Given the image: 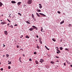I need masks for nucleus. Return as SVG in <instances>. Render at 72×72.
<instances>
[{
	"mask_svg": "<svg viewBox=\"0 0 72 72\" xmlns=\"http://www.w3.org/2000/svg\"><path fill=\"white\" fill-rule=\"evenodd\" d=\"M23 56H24V57H25V55H24V54H23Z\"/></svg>",
	"mask_w": 72,
	"mask_h": 72,
	"instance_id": "53",
	"label": "nucleus"
},
{
	"mask_svg": "<svg viewBox=\"0 0 72 72\" xmlns=\"http://www.w3.org/2000/svg\"><path fill=\"white\" fill-rule=\"evenodd\" d=\"M1 24H6V22H1Z\"/></svg>",
	"mask_w": 72,
	"mask_h": 72,
	"instance_id": "9",
	"label": "nucleus"
},
{
	"mask_svg": "<svg viewBox=\"0 0 72 72\" xmlns=\"http://www.w3.org/2000/svg\"><path fill=\"white\" fill-rule=\"evenodd\" d=\"M36 37L37 38H39V36L38 35H37Z\"/></svg>",
	"mask_w": 72,
	"mask_h": 72,
	"instance_id": "51",
	"label": "nucleus"
},
{
	"mask_svg": "<svg viewBox=\"0 0 72 72\" xmlns=\"http://www.w3.org/2000/svg\"><path fill=\"white\" fill-rule=\"evenodd\" d=\"M66 50H67L68 51H69V50L67 48H65Z\"/></svg>",
	"mask_w": 72,
	"mask_h": 72,
	"instance_id": "33",
	"label": "nucleus"
},
{
	"mask_svg": "<svg viewBox=\"0 0 72 72\" xmlns=\"http://www.w3.org/2000/svg\"><path fill=\"white\" fill-rule=\"evenodd\" d=\"M34 21H36V19L34 18Z\"/></svg>",
	"mask_w": 72,
	"mask_h": 72,
	"instance_id": "55",
	"label": "nucleus"
},
{
	"mask_svg": "<svg viewBox=\"0 0 72 72\" xmlns=\"http://www.w3.org/2000/svg\"><path fill=\"white\" fill-rule=\"evenodd\" d=\"M3 47H5V45H4V44H3Z\"/></svg>",
	"mask_w": 72,
	"mask_h": 72,
	"instance_id": "46",
	"label": "nucleus"
},
{
	"mask_svg": "<svg viewBox=\"0 0 72 72\" xmlns=\"http://www.w3.org/2000/svg\"><path fill=\"white\" fill-rule=\"evenodd\" d=\"M0 21H1V22H2V21H3L1 20Z\"/></svg>",
	"mask_w": 72,
	"mask_h": 72,
	"instance_id": "59",
	"label": "nucleus"
},
{
	"mask_svg": "<svg viewBox=\"0 0 72 72\" xmlns=\"http://www.w3.org/2000/svg\"><path fill=\"white\" fill-rule=\"evenodd\" d=\"M66 62H65L64 63V66H66Z\"/></svg>",
	"mask_w": 72,
	"mask_h": 72,
	"instance_id": "29",
	"label": "nucleus"
},
{
	"mask_svg": "<svg viewBox=\"0 0 72 72\" xmlns=\"http://www.w3.org/2000/svg\"><path fill=\"white\" fill-rule=\"evenodd\" d=\"M60 49L61 50H63V48L62 47H60Z\"/></svg>",
	"mask_w": 72,
	"mask_h": 72,
	"instance_id": "27",
	"label": "nucleus"
},
{
	"mask_svg": "<svg viewBox=\"0 0 72 72\" xmlns=\"http://www.w3.org/2000/svg\"><path fill=\"white\" fill-rule=\"evenodd\" d=\"M28 21L29 22H30V21H29V20H28Z\"/></svg>",
	"mask_w": 72,
	"mask_h": 72,
	"instance_id": "64",
	"label": "nucleus"
},
{
	"mask_svg": "<svg viewBox=\"0 0 72 72\" xmlns=\"http://www.w3.org/2000/svg\"><path fill=\"white\" fill-rule=\"evenodd\" d=\"M57 12L58 13V14H60V12L59 11H58Z\"/></svg>",
	"mask_w": 72,
	"mask_h": 72,
	"instance_id": "32",
	"label": "nucleus"
},
{
	"mask_svg": "<svg viewBox=\"0 0 72 72\" xmlns=\"http://www.w3.org/2000/svg\"><path fill=\"white\" fill-rule=\"evenodd\" d=\"M29 61H32V59H31V58H30Z\"/></svg>",
	"mask_w": 72,
	"mask_h": 72,
	"instance_id": "40",
	"label": "nucleus"
},
{
	"mask_svg": "<svg viewBox=\"0 0 72 72\" xmlns=\"http://www.w3.org/2000/svg\"><path fill=\"white\" fill-rule=\"evenodd\" d=\"M57 54H59V52L57 51Z\"/></svg>",
	"mask_w": 72,
	"mask_h": 72,
	"instance_id": "43",
	"label": "nucleus"
},
{
	"mask_svg": "<svg viewBox=\"0 0 72 72\" xmlns=\"http://www.w3.org/2000/svg\"><path fill=\"white\" fill-rule=\"evenodd\" d=\"M37 49H39V48H40V47H39V46H38L37 44Z\"/></svg>",
	"mask_w": 72,
	"mask_h": 72,
	"instance_id": "22",
	"label": "nucleus"
},
{
	"mask_svg": "<svg viewBox=\"0 0 72 72\" xmlns=\"http://www.w3.org/2000/svg\"><path fill=\"white\" fill-rule=\"evenodd\" d=\"M49 66H47V68H49Z\"/></svg>",
	"mask_w": 72,
	"mask_h": 72,
	"instance_id": "49",
	"label": "nucleus"
},
{
	"mask_svg": "<svg viewBox=\"0 0 72 72\" xmlns=\"http://www.w3.org/2000/svg\"><path fill=\"white\" fill-rule=\"evenodd\" d=\"M10 15H11V14H10L9 15V17H10V18H11V16H10Z\"/></svg>",
	"mask_w": 72,
	"mask_h": 72,
	"instance_id": "50",
	"label": "nucleus"
},
{
	"mask_svg": "<svg viewBox=\"0 0 72 72\" xmlns=\"http://www.w3.org/2000/svg\"><path fill=\"white\" fill-rule=\"evenodd\" d=\"M44 62V60L42 59H40V63L42 64V62Z\"/></svg>",
	"mask_w": 72,
	"mask_h": 72,
	"instance_id": "6",
	"label": "nucleus"
},
{
	"mask_svg": "<svg viewBox=\"0 0 72 72\" xmlns=\"http://www.w3.org/2000/svg\"><path fill=\"white\" fill-rule=\"evenodd\" d=\"M36 14L37 15V16L39 17H40V15H39V14H38V13H36Z\"/></svg>",
	"mask_w": 72,
	"mask_h": 72,
	"instance_id": "16",
	"label": "nucleus"
},
{
	"mask_svg": "<svg viewBox=\"0 0 72 72\" xmlns=\"http://www.w3.org/2000/svg\"><path fill=\"white\" fill-rule=\"evenodd\" d=\"M70 67H72V65H70Z\"/></svg>",
	"mask_w": 72,
	"mask_h": 72,
	"instance_id": "56",
	"label": "nucleus"
},
{
	"mask_svg": "<svg viewBox=\"0 0 72 72\" xmlns=\"http://www.w3.org/2000/svg\"><path fill=\"white\" fill-rule=\"evenodd\" d=\"M4 33L5 35H8V32H7V31H4Z\"/></svg>",
	"mask_w": 72,
	"mask_h": 72,
	"instance_id": "3",
	"label": "nucleus"
},
{
	"mask_svg": "<svg viewBox=\"0 0 72 72\" xmlns=\"http://www.w3.org/2000/svg\"><path fill=\"white\" fill-rule=\"evenodd\" d=\"M17 48H19V46L18 45L17 46Z\"/></svg>",
	"mask_w": 72,
	"mask_h": 72,
	"instance_id": "42",
	"label": "nucleus"
},
{
	"mask_svg": "<svg viewBox=\"0 0 72 72\" xmlns=\"http://www.w3.org/2000/svg\"><path fill=\"white\" fill-rule=\"evenodd\" d=\"M21 57H20L19 59V61L20 62H21V63H22V61H21Z\"/></svg>",
	"mask_w": 72,
	"mask_h": 72,
	"instance_id": "10",
	"label": "nucleus"
},
{
	"mask_svg": "<svg viewBox=\"0 0 72 72\" xmlns=\"http://www.w3.org/2000/svg\"><path fill=\"white\" fill-rule=\"evenodd\" d=\"M55 57H56V58H59V57H58L56 56Z\"/></svg>",
	"mask_w": 72,
	"mask_h": 72,
	"instance_id": "48",
	"label": "nucleus"
},
{
	"mask_svg": "<svg viewBox=\"0 0 72 72\" xmlns=\"http://www.w3.org/2000/svg\"><path fill=\"white\" fill-rule=\"evenodd\" d=\"M51 63L52 64H54V62H53V61H51Z\"/></svg>",
	"mask_w": 72,
	"mask_h": 72,
	"instance_id": "31",
	"label": "nucleus"
},
{
	"mask_svg": "<svg viewBox=\"0 0 72 72\" xmlns=\"http://www.w3.org/2000/svg\"><path fill=\"white\" fill-rule=\"evenodd\" d=\"M3 5V3H2L1 2H0V7L2 6Z\"/></svg>",
	"mask_w": 72,
	"mask_h": 72,
	"instance_id": "15",
	"label": "nucleus"
},
{
	"mask_svg": "<svg viewBox=\"0 0 72 72\" xmlns=\"http://www.w3.org/2000/svg\"><path fill=\"white\" fill-rule=\"evenodd\" d=\"M45 47L46 48V49H47V50H49V49L48 48V47H46V46H45Z\"/></svg>",
	"mask_w": 72,
	"mask_h": 72,
	"instance_id": "19",
	"label": "nucleus"
},
{
	"mask_svg": "<svg viewBox=\"0 0 72 72\" xmlns=\"http://www.w3.org/2000/svg\"><path fill=\"white\" fill-rule=\"evenodd\" d=\"M34 54H37V53H36V52H35L34 53Z\"/></svg>",
	"mask_w": 72,
	"mask_h": 72,
	"instance_id": "38",
	"label": "nucleus"
},
{
	"mask_svg": "<svg viewBox=\"0 0 72 72\" xmlns=\"http://www.w3.org/2000/svg\"><path fill=\"white\" fill-rule=\"evenodd\" d=\"M60 42H62V40H60Z\"/></svg>",
	"mask_w": 72,
	"mask_h": 72,
	"instance_id": "57",
	"label": "nucleus"
},
{
	"mask_svg": "<svg viewBox=\"0 0 72 72\" xmlns=\"http://www.w3.org/2000/svg\"><path fill=\"white\" fill-rule=\"evenodd\" d=\"M66 62L68 64H70V62H69L67 60H66Z\"/></svg>",
	"mask_w": 72,
	"mask_h": 72,
	"instance_id": "13",
	"label": "nucleus"
},
{
	"mask_svg": "<svg viewBox=\"0 0 72 72\" xmlns=\"http://www.w3.org/2000/svg\"><path fill=\"white\" fill-rule=\"evenodd\" d=\"M39 42L41 44H42V41H41V39H39Z\"/></svg>",
	"mask_w": 72,
	"mask_h": 72,
	"instance_id": "4",
	"label": "nucleus"
},
{
	"mask_svg": "<svg viewBox=\"0 0 72 72\" xmlns=\"http://www.w3.org/2000/svg\"><path fill=\"white\" fill-rule=\"evenodd\" d=\"M35 62L36 64H39V62H38V61H37V60H35Z\"/></svg>",
	"mask_w": 72,
	"mask_h": 72,
	"instance_id": "12",
	"label": "nucleus"
},
{
	"mask_svg": "<svg viewBox=\"0 0 72 72\" xmlns=\"http://www.w3.org/2000/svg\"><path fill=\"white\" fill-rule=\"evenodd\" d=\"M2 17L3 16V15H2Z\"/></svg>",
	"mask_w": 72,
	"mask_h": 72,
	"instance_id": "63",
	"label": "nucleus"
},
{
	"mask_svg": "<svg viewBox=\"0 0 72 72\" xmlns=\"http://www.w3.org/2000/svg\"><path fill=\"white\" fill-rule=\"evenodd\" d=\"M57 51H58V52H59L60 53V51L59 50L57 49Z\"/></svg>",
	"mask_w": 72,
	"mask_h": 72,
	"instance_id": "21",
	"label": "nucleus"
},
{
	"mask_svg": "<svg viewBox=\"0 0 72 72\" xmlns=\"http://www.w3.org/2000/svg\"><path fill=\"white\" fill-rule=\"evenodd\" d=\"M8 62H10V61L8 60Z\"/></svg>",
	"mask_w": 72,
	"mask_h": 72,
	"instance_id": "61",
	"label": "nucleus"
},
{
	"mask_svg": "<svg viewBox=\"0 0 72 72\" xmlns=\"http://www.w3.org/2000/svg\"><path fill=\"white\" fill-rule=\"evenodd\" d=\"M11 3H12V4H15V1H11Z\"/></svg>",
	"mask_w": 72,
	"mask_h": 72,
	"instance_id": "11",
	"label": "nucleus"
},
{
	"mask_svg": "<svg viewBox=\"0 0 72 72\" xmlns=\"http://www.w3.org/2000/svg\"><path fill=\"white\" fill-rule=\"evenodd\" d=\"M22 3L21 2H19L17 3V5H20V4Z\"/></svg>",
	"mask_w": 72,
	"mask_h": 72,
	"instance_id": "7",
	"label": "nucleus"
},
{
	"mask_svg": "<svg viewBox=\"0 0 72 72\" xmlns=\"http://www.w3.org/2000/svg\"><path fill=\"white\" fill-rule=\"evenodd\" d=\"M11 63H12V62H8V64H11Z\"/></svg>",
	"mask_w": 72,
	"mask_h": 72,
	"instance_id": "34",
	"label": "nucleus"
},
{
	"mask_svg": "<svg viewBox=\"0 0 72 72\" xmlns=\"http://www.w3.org/2000/svg\"><path fill=\"white\" fill-rule=\"evenodd\" d=\"M42 6H39V8H40V9H41V8H42Z\"/></svg>",
	"mask_w": 72,
	"mask_h": 72,
	"instance_id": "37",
	"label": "nucleus"
},
{
	"mask_svg": "<svg viewBox=\"0 0 72 72\" xmlns=\"http://www.w3.org/2000/svg\"><path fill=\"white\" fill-rule=\"evenodd\" d=\"M68 26H71V24H69Z\"/></svg>",
	"mask_w": 72,
	"mask_h": 72,
	"instance_id": "39",
	"label": "nucleus"
},
{
	"mask_svg": "<svg viewBox=\"0 0 72 72\" xmlns=\"http://www.w3.org/2000/svg\"><path fill=\"white\" fill-rule=\"evenodd\" d=\"M37 11L38 12H41V10L38 9H37Z\"/></svg>",
	"mask_w": 72,
	"mask_h": 72,
	"instance_id": "14",
	"label": "nucleus"
},
{
	"mask_svg": "<svg viewBox=\"0 0 72 72\" xmlns=\"http://www.w3.org/2000/svg\"><path fill=\"white\" fill-rule=\"evenodd\" d=\"M11 67L10 66H9L8 67V69H10Z\"/></svg>",
	"mask_w": 72,
	"mask_h": 72,
	"instance_id": "36",
	"label": "nucleus"
},
{
	"mask_svg": "<svg viewBox=\"0 0 72 72\" xmlns=\"http://www.w3.org/2000/svg\"><path fill=\"white\" fill-rule=\"evenodd\" d=\"M32 18L34 19V16L33 14H32Z\"/></svg>",
	"mask_w": 72,
	"mask_h": 72,
	"instance_id": "20",
	"label": "nucleus"
},
{
	"mask_svg": "<svg viewBox=\"0 0 72 72\" xmlns=\"http://www.w3.org/2000/svg\"><path fill=\"white\" fill-rule=\"evenodd\" d=\"M26 22L27 23H28V24H31V23L28 22V21H26Z\"/></svg>",
	"mask_w": 72,
	"mask_h": 72,
	"instance_id": "18",
	"label": "nucleus"
},
{
	"mask_svg": "<svg viewBox=\"0 0 72 72\" xmlns=\"http://www.w3.org/2000/svg\"><path fill=\"white\" fill-rule=\"evenodd\" d=\"M14 26H18V24H15L14 25Z\"/></svg>",
	"mask_w": 72,
	"mask_h": 72,
	"instance_id": "35",
	"label": "nucleus"
},
{
	"mask_svg": "<svg viewBox=\"0 0 72 72\" xmlns=\"http://www.w3.org/2000/svg\"><path fill=\"white\" fill-rule=\"evenodd\" d=\"M34 30V28H31L29 29L30 31H32V30Z\"/></svg>",
	"mask_w": 72,
	"mask_h": 72,
	"instance_id": "8",
	"label": "nucleus"
},
{
	"mask_svg": "<svg viewBox=\"0 0 72 72\" xmlns=\"http://www.w3.org/2000/svg\"><path fill=\"white\" fill-rule=\"evenodd\" d=\"M25 37L26 38H28V39H29V37H28V35H26V37Z\"/></svg>",
	"mask_w": 72,
	"mask_h": 72,
	"instance_id": "25",
	"label": "nucleus"
},
{
	"mask_svg": "<svg viewBox=\"0 0 72 72\" xmlns=\"http://www.w3.org/2000/svg\"><path fill=\"white\" fill-rule=\"evenodd\" d=\"M20 50H22V49H21V48L20 49Z\"/></svg>",
	"mask_w": 72,
	"mask_h": 72,
	"instance_id": "58",
	"label": "nucleus"
},
{
	"mask_svg": "<svg viewBox=\"0 0 72 72\" xmlns=\"http://www.w3.org/2000/svg\"><path fill=\"white\" fill-rule=\"evenodd\" d=\"M32 27H33L34 29H36V30H38V28H37V27L35 26H32Z\"/></svg>",
	"mask_w": 72,
	"mask_h": 72,
	"instance_id": "2",
	"label": "nucleus"
},
{
	"mask_svg": "<svg viewBox=\"0 0 72 72\" xmlns=\"http://www.w3.org/2000/svg\"><path fill=\"white\" fill-rule=\"evenodd\" d=\"M24 8H26V7H27V6H26V5L25 4H24Z\"/></svg>",
	"mask_w": 72,
	"mask_h": 72,
	"instance_id": "24",
	"label": "nucleus"
},
{
	"mask_svg": "<svg viewBox=\"0 0 72 72\" xmlns=\"http://www.w3.org/2000/svg\"><path fill=\"white\" fill-rule=\"evenodd\" d=\"M52 40L54 42H55V41H56V40L55 39H52Z\"/></svg>",
	"mask_w": 72,
	"mask_h": 72,
	"instance_id": "26",
	"label": "nucleus"
},
{
	"mask_svg": "<svg viewBox=\"0 0 72 72\" xmlns=\"http://www.w3.org/2000/svg\"><path fill=\"white\" fill-rule=\"evenodd\" d=\"M7 26H9V23L7 24Z\"/></svg>",
	"mask_w": 72,
	"mask_h": 72,
	"instance_id": "52",
	"label": "nucleus"
},
{
	"mask_svg": "<svg viewBox=\"0 0 72 72\" xmlns=\"http://www.w3.org/2000/svg\"><path fill=\"white\" fill-rule=\"evenodd\" d=\"M39 5H40V6H41V5H42L41 4H39Z\"/></svg>",
	"mask_w": 72,
	"mask_h": 72,
	"instance_id": "54",
	"label": "nucleus"
},
{
	"mask_svg": "<svg viewBox=\"0 0 72 72\" xmlns=\"http://www.w3.org/2000/svg\"><path fill=\"white\" fill-rule=\"evenodd\" d=\"M32 2V0H29L27 2V3L28 4H31Z\"/></svg>",
	"mask_w": 72,
	"mask_h": 72,
	"instance_id": "1",
	"label": "nucleus"
},
{
	"mask_svg": "<svg viewBox=\"0 0 72 72\" xmlns=\"http://www.w3.org/2000/svg\"><path fill=\"white\" fill-rule=\"evenodd\" d=\"M39 14H40V15H42V16H44V17H45L46 16V15L41 13H40Z\"/></svg>",
	"mask_w": 72,
	"mask_h": 72,
	"instance_id": "5",
	"label": "nucleus"
},
{
	"mask_svg": "<svg viewBox=\"0 0 72 72\" xmlns=\"http://www.w3.org/2000/svg\"><path fill=\"white\" fill-rule=\"evenodd\" d=\"M64 21H62V22H61L60 23V24H63V23H64Z\"/></svg>",
	"mask_w": 72,
	"mask_h": 72,
	"instance_id": "17",
	"label": "nucleus"
},
{
	"mask_svg": "<svg viewBox=\"0 0 72 72\" xmlns=\"http://www.w3.org/2000/svg\"><path fill=\"white\" fill-rule=\"evenodd\" d=\"M7 21H8L10 23L11 22L10 21V20H9V19H7Z\"/></svg>",
	"mask_w": 72,
	"mask_h": 72,
	"instance_id": "41",
	"label": "nucleus"
},
{
	"mask_svg": "<svg viewBox=\"0 0 72 72\" xmlns=\"http://www.w3.org/2000/svg\"><path fill=\"white\" fill-rule=\"evenodd\" d=\"M1 71H3V68H1Z\"/></svg>",
	"mask_w": 72,
	"mask_h": 72,
	"instance_id": "44",
	"label": "nucleus"
},
{
	"mask_svg": "<svg viewBox=\"0 0 72 72\" xmlns=\"http://www.w3.org/2000/svg\"><path fill=\"white\" fill-rule=\"evenodd\" d=\"M3 57H5V55H4L3 56Z\"/></svg>",
	"mask_w": 72,
	"mask_h": 72,
	"instance_id": "62",
	"label": "nucleus"
},
{
	"mask_svg": "<svg viewBox=\"0 0 72 72\" xmlns=\"http://www.w3.org/2000/svg\"><path fill=\"white\" fill-rule=\"evenodd\" d=\"M18 14L19 15H20V16H22V14H21V13H18Z\"/></svg>",
	"mask_w": 72,
	"mask_h": 72,
	"instance_id": "23",
	"label": "nucleus"
},
{
	"mask_svg": "<svg viewBox=\"0 0 72 72\" xmlns=\"http://www.w3.org/2000/svg\"><path fill=\"white\" fill-rule=\"evenodd\" d=\"M9 27H11V28H13V26L12 25H11L10 26H9Z\"/></svg>",
	"mask_w": 72,
	"mask_h": 72,
	"instance_id": "28",
	"label": "nucleus"
},
{
	"mask_svg": "<svg viewBox=\"0 0 72 72\" xmlns=\"http://www.w3.org/2000/svg\"><path fill=\"white\" fill-rule=\"evenodd\" d=\"M1 64V62H0V64Z\"/></svg>",
	"mask_w": 72,
	"mask_h": 72,
	"instance_id": "60",
	"label": "nucleus"
},
{
	"mask_svg": "<svg viewBox=\"0 0 72 72\" xmlns=\"http://www.w3.org/2000/svg\"><path fill=\"white\" fill-rule=\"evenodd\" d=\"M6 56L7 57H9V54H6Z\"/></svg>",
	"mask_w": 72,
	"mask_h": 72,
	"instance_id": "30",
	"label": "nucleus"
},
{
	"mask_svg": "<svg viewBox=\"0 0 72 72\" xmlns=\"http://www.w3.org/2000/svg\"><path fill=\"white\" fill-rule=\"evenodd\" d=\"M23 37V35H22L21 36H20V38H22Z\"/></svg>",
	"mask_w": 72,
	"mask_h": 72,
	"instance_id": "47",
	"label": "nucleus"
},
{
	"mask_svg": "<svg viewBox=\"0 0 72 72\" xmlns=\"http://www.w3.org/2000/svg\"><path fill=\"white\" fill-rule=\"evenodd\" d=\"M43 30V28H41V31H42V30Z\"/></svg>",
	"mask_w": 72,
	"mask_h": 72,
	"instance_id": "45",
	"label": "nucleus"
}]
</instances>
